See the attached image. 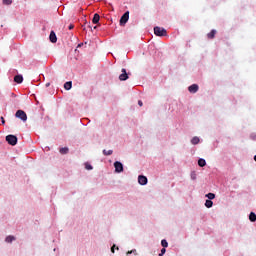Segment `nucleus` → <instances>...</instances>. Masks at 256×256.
<instances>
[{
	"instance_id": "obj_1",
	"label": "nucleus",
	"mask_w": 256,
	"mask_h": 256,
	"mask_svg": "<svg viewBox=\"0 0 256 256\" xmlns=\"http://www.w3.org/2000/svg\"><path fill=\"white\" fill-rule=\"evenodd\" d=\"M154 34L157 37H167V30H165V28L156 26L154 27Z\"/></svg>"
},
{
	"instance_id": "obj_2",
	"label": "nucleus",
	"mask_w": 256,
	"mask_h": 256,
	"mask_svg": "<svg viewBox=\"0 0 256 256\" xmlns=\"http://www.w3.org/2000/svg\"><path fill=\"white\" fill-rule=\"evenodd\" d=\"M6 141L9 145H12L14 147V145H17V136L11 134L7 135Z\"/></svg>"
},
{
	"instance_id": "obj_3",
	"label": "nucleus",
	"mask_w": 256,
	"mask_h": 256,
	"mask_svg": "<svg viewBox=\"0 0 256 256\" xmlns=\"http://www.w3.org/2000/svg\"><path fill=\"white\" fill-rule=\"evenodd\" d=\"M15 117H17L18 119H21V121H27V113H25V111L23 110H18L15 113Z\"/></svg>"
},
{
	"instance_id": "obj_4",
	"label": "nucleus",
	"mask_w": 256,
	"mask_h": 256,
	"mask_svg": "<svg viewBox=\"0 0 256 256\" xmlns=\"http://www.w3.org/2000/svg\"><path fill=\"white\" fill-rule=\"evenodd\" d=\"M127 21H129V11L125 12L120 18L121 27H125V25L127 24Z\"/></svg>"
},
{
	"instance_id": "obj_5",
	"label": "nucleus",
	"mask_w": 256,
	"mask_h": 256,
	"mask_svg": "<svg viewBox=\"0 0 256 256\" xmlns=\"http://www.w3.org/2000/svg\"><path fill=\"white\" fill-rule=\"evenodd\" d=\"M114 168H115L116 173H123V164L121 162L116 161L114 163Z\"/></svg>"
},
{
	"instance_id": "obj_6",
	"label": "nucleus",
	"mask_w": 256,
	"mask_h": 256,
	"mask_svg": "<svg viewBox=\"0 0 256 256\" xmlns=\"http://www.w3.org/2000/svg\"><path fill=\"white\" fill-rule=\"evenodd\" d=\"M121 71H122V74H120L119 80L120 81H127L129 79V75L127 74V70L125 68H123Z\"/></svg>"
},
{
	"instance_id": "obj_7",
	"label": "nucleus",
	"mask_w": 256,
	"mask_h": 256,
	"mask_svg": "<svg viewBox=\"0 0 256 256\" xmlns=\"http://www.w3.org/2000/svg\"><path fill=\"white\" fill-rule=\"evenodd\" d=\"M189 93H197L199 91V85L197 84H192L191 86L188 87Z\"/></svg>"
},
{
	"instance_id": "obj_8",
	"label": "nucleus",
	"mask_w": 256,
	"mask_h": 256,
	"mask_svg": "<svg viewBox=\"0 0 256 256\" xmlns=\"http://www.w3.org/2000/svg\"><path fill=\"white\" fill-rule=\"evenodd\" d=\"M49 39L51 43H57V35L55 34V31L50 32Z\"/></svg>"
},
{
	"instance_id": "obj_9",
	"label": "nucleus",
	"mask_w": 256,
	"mask_h": 256,
	"mask_svg": "<svg viewBox=\"0 0 256 256\" xmlns=\"http://www.w3.org/2000/svg\"><path fill=\"white\" fill-rule=\"evenodd\" d=\"M138 183L140 185H145L147 183V178L143 175L138 176Z\"/></svg>"
},
{
	"instance_id": "obj_10",
	"label": "nucleus",
	"mask_w": 256,
	"mask_h": 256,
	"mask_svg": "<svg viewBox=\"0 0 256 256\" xmlns=\"http://www.w3.org/2000/svg\"><path fill=\"white\" fill-rule=\"evenodd\" d=\"M101 19V16H99V14H94V16H93V19H92V23L94 24V25H97V23H99V20Z\"/></svg>"
},
{
	"instance_id": "obj_11",
	"label": "nucleus",
	"mask_w": 256,
	"mask_h": 256,
	"mask_svg": "<svg viewBox=\"0 0 256 256\" xmlns=\"http://www.w3.org/2000/svg\"><path fill=\"white\" fill-rule=\"evenodd\" d=\"M73 87V82H71V81H68V82H66L65 84H64V89L66 90V91H71V88Z\"/></svg>"
},
{
	"instance_id": "obj_12",
	"label": "nucleus",
	"mask_w": 256,
	"mask_h": 256,
	"mask_svg": "<svg viewBox=\"0 0 256 256\" xmlns=\"http://www.w3.org/2000/svg\"><path fill=\"white\" fill-rule=\"evenodd\" d=\"M215 35H217V30H211V32L207 34V37L208 39H215Z\"/></svg>"
},
{
	"instance_id": "obj_13",
	"label": "nucleus",
	"mask_w": 256,
	"mask_h": 256,
	"mask_svg": "<svg viewBox=\"0 0 256 256\" xmlns=\"http://www.w3.org/2000/svg\"><path fill=\"white\" fill-rule=\"evenodd\" d=\"M14 81L15 83H23V75H16Z\"/></svg>"
},
{
	"instance_id": "obj_14",
	"label": "nucleus",
	"mask_w": 256,
	"mask_h": 256,
	"mask_svg": "<svg viewBox=\"0 0 256 256\" xmlns=\"http://www.w3.org/2000/svg\"><path fill=\"white\" fill-rule=\"evenodd\" d=\"M198 165H199V167H205L207 165V162L205 161V159L200 158L198 160Z\"/></svg>"
},
{
	"instance_id": "obj_15",
	"label": "nucleus",
	"mask_w": 256,
	"mask_h": 256,
	"mask_svg": "<svg viewBox=\"0 0 256 256\" xmlns=\"http://www.w3.org/2000/svg\"><path fill=\"white\" fill-rule=\"evenodd\" d=\"M59 152L61 153V155H67V153H69V148L68 147L60 148Z\"/></svg>"
},
{
	"instance_id": "obj_16",
	"label": "nucleus",
	"mask_w": 256,
	"mask_h": 256,
	"mask_svg": "<svg viewBox=\"0 0 256 256\" xmlns=\"http://www.w3.org/2000/svg\"><path fill=\"white\" fill-rule=\"evenodd\" d=\"M249 219L252 223H255L256 221V214L254 212H251L249 215Z\"/></svg>"
},
{
	"instance_id": "obj_17",
	"label": "nucleus",
	"mask_w": 256,
	"mask_h": 256,
	"mask_svg": "<svg viewBox=\"0 0 256 256\" xmlns=\"http://www.w3.org/2000/svg\"><path fill=\"white\" fill-rule=\"evenodd\" d=\"M205 207H207V209H211V207H213V201L206 200Z\"/></svg>"
},
{
	"instance_id": "obj_18",
	"label": "nucleus",
	"mask_w": 256,
	"mask_h": 256,
	"mask_svg": "<svg viewBox=\"0 0 256 256\" xmlns=\"http://www.w3.org/2000/svg\"><path fill=\"white\" fill-rule=\"evenodd\" d=\"M5 241L6 243H13V241H15V236H7Z\"/></svg>"
},
{
	"instance_id": "obj_19",
	"label": "nucleus",
	"mask_w": 256,
	"mask_h": 256,
	"mask_svg": "<svg viewBox=\"0 0 256 256\" xmlns=\"http://www.w3.org/2000/svg\"><path fill=\"white\" fill-rule=\"evenodd\" d=\"M191 143H192V145L199 144V137H197V136L193 137L192 140H191Z\"/></svg>"
},
{
	"instance_id": "obj_20",
	"label": "nucleus",
	"mask_w": 256,
	"mask_h": 256,
	"mask_svg": "<svg viewBox=\"0 0 256 256\" xmlns=\"http://www.w3.org/2000/svg\"><path fill=\"white\" fill-rule=\"evenodd\" d=\"M206 197L209 199L208 201H211V200L215 199V194L214 193H208V194H206Z\"/></svg>"
},
{
	"instance_id": "obj_21",
	"label": "nucleus",
	"mask_w": 256,
	"mask_h": 256,
	"mask_svg": "<svg viewBox=\"0 0 256 256\" xmlns=\"http://www.w3.org/2000/svg\"><path fill=\"white\" fill-rule=\"evenodd\" d=\"M103 155L109 156V155H113V150H103Z\"/></svg>"
},
{
	"instance_id": "obj_22",
	"label": "nucleus",
	"mask_w": 256,
	"mask_h": 256,
	"mask_svg": "<svg viewBox=\"0 0 256 256\" xmlns=\"http://www.w3.org/2000/svg\"><path fill=\"white\" fill-rule=\"evenodd\" d=\"M161 245H162V247H169V243H167V240H162L161 241Z\"/></svg>"
},
{
	"instance_id": "obj_23",
	"label": "nucleus",
	"mask_w": 256,
	"mask_h": 256,
	"mask_svg": "<svg viewBox=\"0 0 256 256\" xmlns=\"http://www.w3.org/2000/svg\"><path fill=\"white\" fill-rule=\"evenodd\" d=\"M13 3V0H3L4 5H11Z\"/></svg>"
},
{
	"instance_id": "obj_24",
	"label": "nucleus",
	"mask_w": 256,
	"mask_h": 256,
	"mask_svg": "<svg viewBox=\"0 0 256 256\" xmlns=\"http://www.w3.org/2000/svg\"><path fill=\"white\" fill-rule=\"evenodd\" d=\"M85 168H86L88 171H91V169H93V166H91V164H86V165H85Z\"/></svg>"
},
{
	"instance_id": "obj_25",
	"label": "nucleus",
	"mask_w": 256,
	"mask_h": 256,
	"mask_svg": "<svg viewBox=\"0 0 256 256\" xmlns=\"http://www.w3.org/2000/svg\"><path fill=\"white\" fill-rule=\"evenodd\" d=\"M166 251H167V250H166L165 248H162V249H161V253L159 254V256L165 255Z\"/></svg>"
},
{
	"instance_id": "obj_26",
	"label": "nucleus",
	"mask_w": 256,
	"mask_h": 256,
	"mask_svg": "<svg viewBox=\"0 0 256 256\" xmlns=\"http://www.w3.org/2000/svg\"><path fill=\"white\" fill-rule=\"evenodd\" d=\"M68 29H75V25H73V24H70L69 26H68Z\"/></svg>"
},
{
	"instance_id": "obj_27",
	"label": "nucleus",
	"mask_w": 256,
	"mask_h": 256,
	"mask_svg": "<svg viewBox=\"0 0 256 256\" xmlns=\"http://www.w3.org/2000/svg\"><path fill=\"white\" fill-rule=\"evenodd\" d=\"M138 105H139V107H143V101L139 100Z\"/></svg>"
},
{
	"instance_id": "obj_28",
	"label": "nucleus",
	"mask_w": 256,
	"mask_h": 256,
	"mask_svg": "<svg viewBox=\"0 0 256 256\" xmlns=\"http://www.w3.org/2000/svg\"><path fill=\"white\" fill-rule=\"evenodd\" d=\"M2 125H5V118L1 117Z\"/></svg>"
},
{
	"instance_id": "obj_29",
	"label": "nucleus",
	"mask_w": 256,
	"mask_h": 256,
	"mask_svg": "<svg viewBox=\"0 0 256 256\" xmlns=\"http://www.w3.org/2000/svg\"><path fill=\"white\" fill-rule=\"evenodd\" d=\"M112 253H115V245L111 248Z\"/></svg>"
},
{
	"instance_id": "obj_30",
	"label": "nucleus",
	"mask_w": 256,
	"mask_h": 256,
	"mask_svg": "<svg viewBox=\"0 0 256 256\" xmlns=\"http://www.w3.org/2000/svg\"><path fill=\"white\" fill-rule=\"evenodd\" d=\"M131 253H133V251H128V252H127V255H131Z\"/></svg>"
},
{
	"instance_id": "obj_31",
	"label": "nucleus",
	"mask_w": 256,
	"mask_h": 256,
	"mask_svg": "<svg viewBox=\"0 0 256 256\" xmlns=\"http://www.w3.org/2000/svg\"><path fill=\"white\" fill-rule=\"evenodd\" d=\"M46 87H49V83H48V84H46Z\"/></svg>"
},
{
	"instance_id": "obj_32",
	"label": "nucleus",
	"mask_w": 256,
	"mask_h": 256,
	"mask_svg": "<svg viewBox=\"0 0 256 256\" xmlns=\"http://www.w3.org/2000/svg\"><path fill=\"white\" fill-rule=\"evenodd\" d=\"M94 29H97V26H94Z\"/></svg>"
},
{
	"instance_id": "obj_33",
	"label": "nucleus",
	"mask_w": 256,
	"mask_h": 256,
	"mask_svg": "<svg viewBox=\"0 0 256 256\" xmlns=\"http://www.w3.org/2000/svg\"><path fill=\"white\" fill-rule=\"evenodd\" d=\"M192 179H195V176H192Z\"/></svg>"
}]
</instances>
